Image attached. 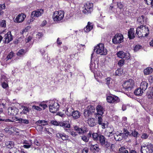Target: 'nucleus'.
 I'll return each instance as SVG.
<instances>
[{
  "instance_id": "1",
  "label": "nucleus",
  "mask_w": 153,
  "mask_h": 153,
  "mask_svg": "<svg viewBox=\"0 0 153 153\" xmlns=\"http://www.w3.org/2000/svg\"><path fill=\"white\" fill-rule=\"evenodd\" d=\"M149 30L147 27L142 25L137 28L135 35H137L139 38L147 36L149 34Z\"/></svg>"
},
{
  "instance_id": "2",
  "label": "nucleus",
  "mask_w": 153,
  "mask_h": 153,
  "mask_svg": "<svg viewBox=\"0 0 153 153\" xmlns=\"http://www.w3.org/2000/svg\"><path fill=\"white\" fill-rule=\"evenodd\" d=\"M123 89L124 91L127 92L131 91L134 86L133 80L132 79H129L128 80L126 81L123 84Z\"/></svg>"
},
{
  "instance_id": "3",
  "label": "nucleus",
  "mask_w": 153,
  "mask_h": 153,
  "mask_svg": "<svg viewBox=\"0 0 153 153\" xmlns=\"http://www.w3.org/2000/svg\"><path fill=\"white\" fill-rule=\"evenodd\" d=\"M94 51L97 54H100L101 55H106L107 54V51L105 49L104 45L103 44H99L94 48Z\"/></svg>"
},
{
  "instance_id": "4",
  "label": "nucleus",
  "mask_w": 153,
  "mask_h": 153,
  "mask_svg": "<svg viewBox=\"0 0 153 153\" xmlns=\"http://www.w3.org/2000/svg\"><path fill=\"white\" fill-rule=\"evenodd\" d=\"M153 152V145L151 143L141 146L140 152L141 153H152Z\"/></svg>"
},
{
  "instance_id": "5",
  "label": "nucleus",
  "mask_w": 153,
  "mask_h": 153,
  "mask_svg": "<svg viewBox=\"0 0 153 153\" xmlns=\"http://www.w3.org/2000/svg\"><path fill=\"white\" fill-rule=\"evenodd\" d=\"M64 13L63 11L60 10L56 11L54 13L53 18L55 22H59L62 19L64 16Z\"/></svg>"
},
{
  "instance_id": "6",
  "label": "nucleus",
  "mask_w": 153,
  "mask_h": 153,
  "mask_svg": "<svg viewBox=\"0 0 153 153\" xmlns=\"http://www.w3.org/2000/svg\"><path fill=\"white\" fill-rule=\"evenodd\" d=\"M93 3L89 2L86 3L83 7V13L86 14H90L93 11Z\"/></svg>"
},
{
  "instance_id": "7",
  "label": "nucleus",
  "mask_w": 153,
  "mask_h": 153,
  "mask_svg": "<svg viewBox=\"0 0 153 153\" xmlns=\"http://www.w3.org/2000/svg\"><path fill=\"white\" fill-rule=\"evenodd\" d=\"M123 35L120 33L116 34L112 39L113 43L115 44L120 43L123 42Z\"/></svg>"
},
{
  "instance_id": "8",
  "label": "nucleus",
  "mask_w": 153,
  "mask_h": 153,
  "mask_svg": "<svg viewBox=\"0 0 153 153\" xmlns=\"http://www.w3.org/2000/svg\"><path fill=\"white\" fill-rule=\"evenodd\" d=\"M117 55L119 57L123 59L127 60L130 58V55L129 53H125L123 51H120L117 52Z\"/></svg>"
},
{
  "instance_id": "9",
  "label": "nucleus",
  "mask_w": 153,
  "mask_h": 153,
  "mask_svg": "<svg viewBox=\"0 0 153 153\" xmlns=\"http://www.w3.org/2000/svg\"><path fill=\"white\" fill-rule=\"evenodd\" d=\"M106 99L107 102L110 103H117L119 102L120 101L119 98L114 95L108 96L107 97Z\"/></svg>"
},
{
  "instance_id": "10",
  "label": "nucleus",
  "mask_w": 153,
  "mask_h": 153,
  "mask_svg": "<svg viewBox=\"0 0 153 153\" xmlns=\"http://www.w3.org/2000/svg\"><path fill=\"white\" fill-rule=\"evenodd\" d=\"M44 10L42 9H40L37 11H34L32 13L31 15V17L32 18L30 19V22H33V17H38L41 16L43 13Z\"/></svg>"
},
{
  "instance_id": "11",
  "label": "nucleus",
  "mask_w": 153,
  "mask_h": 153,
  "mask_svg": "<svg viewBox=\"0 0 153 153\" xmlns=\"http://www.w3.org/2000/svg\"><path fill=\"white\" fill-rule=\"evenodd\" d=\"M49 107L50 112L52 113H55L58 110L59 105L58 103L53 102L52 105H49Z\"/></svg>"
},
{
  "instance_id": "12",
  "label": "nucleus",
  "mask_w": 153,
  "mask_h": 153,
  "mask_svg": "<svg viewBox=\"0 0 153 153\" xmlns=\"http://www.w3.org/2000/svg\"><path fill=\"white\" fill-rule=\"evenodd\" d=\"M5 41L4 42L7 43H9L13 39V36L11 31H8L4 36Z\"/></svg>"
},
{
  "instance_id": "13",
  "label": "nucleus",
  "mask_w": 153,
  "mask_h": 153,
  "mask_svg": "<svg viewBox=\"0 0 153 153\" xmlns=\"http://www.w3.org/2000/svg\"><path fill=\"white\" fill-rule=\"evenodd\" d=\"M26 17V15L23 13L19 14L15 19L14 21L17 23H20L23 22Z\"/></svg>"
},
{
  "instance_id": "14",
  "label": "nucleus",
  "mask_w": 153,
  "mask_h": 153,
  "mask_svg": "<svg viewBox=\"0 0 153 153\" xmlns=\"http://www.w3.org/2000/svg\"><path fill=\"white\" fill-rule=\"evenodd\" d=\"M123 133H120L117 136V137L119 136H121L123 138L125 139L127 138L128 136L129 137V134L130 133L126 128H124L123 129Z\"/></svg>"
},
{
  "instance_id": "15",
  "label": "nucleus",
  "mask_w": 153,
  "mask_h": 153,
  "mask_svg": "<svg viewBox=\"0 0 153 153\" xmlns=\"http://www.w3.org/2000/svg\"><path fill=\"white\" fill-rule=\"evenodd\" d=\"M56 136L57 139L58 140L62 139L63 140H68V136L66 135L64 133L62 134L58 133L56 134Z\"/></svg>"
},
{
  "instance_id": "16",
  "label": "nucleus",
  "mask_w": 153,
  "mask_h": 153,
  "mask_svg": "<svg viewBox=\"0 0 153 153\" xmlns=\"http://www.w3.org/2000/svg\"><path fill=\"white\" fill-rule=\"evenodd\" d=\"M8 114L11 116H16L17 114V110L13 108H9L8 109Z\"/></svg>"
},
{
  "instance_id": "17",
  "label": "nucleus",
  "mask_w": 153,
  "mask_h": 153,
  "mask_svg": "<svg viewBox=\"0 0 153 153\" xmlns=\"http://www.w3.org/2000/svg\"><path fill=\"white\" fill-rule=\"evenodd\" d=\"M134 29L133 28H131L128 30V36L130 39H133L135 37Z\"/></svg>"
},
{
  "instance_id": "18",
  "label": "nucleus",
  "mask_w": 153,
  "mask_h": 153,
  "mask_svg": "<svg viewBox=\"0 0 153 153\" xmlns=\"http://www.w3.org/2000/svg\"><path fill=\"white\" fill-rule=\"evenodd\" d=\"M96 110L97 112V115H100L102 116L105 111L102 107L101 105H98L97 106Z\"/></svg>"
},
{
  "instance_id": "19",
  "label": "nucleus",
  "mask_w": 153,
  "mask_h": 153,
  "mask_svg": "<svg viewBox=\"0 0 153 153\" xmlns=\"http://www.w3.org/2000/svg\"><path fill=\"white\" fill-rule=\"evenodd\" d=\"M93 54L94 53H92L91 54V63L90 66V70L93 72L95 71V64L94 62V60H92Z\"/></svg>"
},
{
  "instance_id": "20",
  "label": "nucleus",
  "mask_w": 153,
  "mask_h": 153,
  "mask_svg": "<svg viewBox=\"0 0 153 153\" xmlns=\"http://www.w3.org/2000/svg\"><path fill=\"white\" fill-rule=\"evenodd\" d=\"M90 149L92 151H94L97 152H98L100 150L98 145L97 144L94 145L91 144L89 146Z\"/></svg>"
},
{
  "instance_id": "21",
  "label": "nucleus",
  "mask_w": 153,
  "mask_h": 153,
  "mask_svg": "<svg viewBox=\"0 0 153 153\" xmlns=\"http://www.w3.org/2000/svg\"><path fill=\"white\" fill-rule=\"evenodd\" d=\"M16 120V121H18V123L20 124H27L29 123V120H28L24 119L22 118H18Z\"/></svg>"
},
{
  "instance_id": "22",
  "label": "nucleus",
  "mask_w": 153,
  "mask_h": 153,
  "mask_svg": "<svg viewBox=\"0 0 153 153\" xmlns=\"http://www.w3.org/2000/svg\"><path fill=\"white\" fill-rule=\"evenodd\" d=\"M80 115V113L79 111L74 110L72 116L74 119H77L79 117Z\"/></svg>"
},
{
  "instance_id": "23",
  "label": "nucleus",
  "mask_w": 153,
  "mask_h": 153,
  "mask_svg": "<svg viewBox=\"0 0 153 153\" xmlns=\"http://www.w3.org/2000/svg\"><path fill=\"white\" fill-rule=\"evenodd\" d=\"M148 87V83L145 81H143L140 83V88L142 90L145 91Z\"/></svg>"
},
{
  "instance_id": "24",
  "label": "nucleus",
  "mask_w": 153,
  "mask_h": 153,
  "mask_svg": "<svg viewBox=\"0 0 153 153\" xmlns=\"http://www.w3.org/2000/svg\"><path fill=\"white\" fill-rule=\"evenodd\" d=\"M59 126H61L67 128H69L70 126L69 122L67 121H64L63 122H60Z\"/></svg>"
},
{
  "instance_id": "25",
  "label": "nucleus",
  "mask_w": 153,
  "mask_h": 153,
  "mask_svg": "<svg viewBox=\"0 0 153 153\" xmlns=\"http://www.w3.org/2000/svg\"><path fill=\"white\" fill-rule=\"evenodd\" d=\"M143 93V90L140 89V87L137 88L134 91V94L137 96H140Z\"/></svg>"
},
{
  "instance_id": "26",
  "label": "nucleus",
  "mask_w": 153,
  "mask_h": 153,
  "mask_svg": "<svg viewBox=\"0 0 153 153\" xmlns=\"http://www.w3.org/2000/svg\"><path fill=\"white\" fill-rule=\"evenodd\" d=\"M91 23L88 22V25L86 27L84 28V30L86 32H88L90 31L93 28L92 25H91Z\"/></svg>"
},
{
  "instance_id": "27",
  "label": "nucleus",
  "mask_w": 153,
  "mask_h": 153,
  "mask_svg": "<svg viewBox=\"0 0 153 153\" xmlns=\"http://www.w3.org/2000/svg\"><path fill=\"white\" fill-rule=\"evenodd\" d=\"M88 123L91 127H93L96 124L95 122L94 119L93 118L88 119Z\"/></svg>"
},
{
  "instance_id": "28",
  "label": "nucleus",
  "mask_w": 153,
  "mask_h": 153,
  "mask_svg": "<svg viewBox=\"0 0 153 153\" xmlns=\"http://www.w3.org/2000/svg\"><path fill=\"white\" fill-rule=\"evenodd\" d=\"M153 71V69L150 67H148L145 69L144 70V73L145 75H149Z\"/></svg>"
},
{
  "instance_id": "29",
  "label": "nucleus",
  "mask_w": 153,
  "mask_h": 153,
  "mask_svg": "<svg viewBox=\"0 0 153 153\" xmlns=\"http://www.w3.org/2000/svg\"><path fill=\"white\" fill-rule=\"evenodd\" d=\"M22 107L23 108V110L21 113V114H27V113H28L30 111V109H29L28 107L23 105L22 106Z\"/></svg>"
},
{
  "instance_id": "30",
  "label": "nucleus",
  "mask_w": 153,
  "mask_h": 153,
  "mask_svg": "<svg viewBox=\"0 0 153 153\" xmlns=\"http://www.w3.org/2000/svg\"><path fill=\"white\" fill-rule=\"evenodd\" d=\"M98 140H99L100 144H101L106 141V138L104 136L99 134Z\"/></svg>"
},
{
  "instance_id": "31",
  "label": "nucleus",
  "mask_w": 153,
  "mask_h": 153,
  "mask_svg": "<svg viewBox=\"0 0 153 153\" xmlns=\"http://www.w3.org/2000/svg\"><path fill=\"white\" fill-rule=\"evenodd\" d=\"M101 145L105 149H108L110 146L111 144L109 142L106 140V141L102 143Z\"/></svg>"
},
{
  "instance_id": "32",
  "label": "nucleus",
  "mask_w": 153,
  "mask_h": 153,
  "mask_svg": "<svg viewBox=\"0 0 153 153\" xmlns=\"http://www.w3.org/2000/svg\"><path fill=\"white\" fill-rule=\"evenodd\" d=\"M24 143L25 144V145H24L23 147L25 148L26 149L30 148L31 147L32 144V142L30 141L29 142L27 141H25L24 142Z\"/></svg>"
},
{
  "instance_id": "33",
  "label": "nucleus",
  "mask_w": 153,
  "mask_h": 153,
  "mask_svg": "<svg viewBox=\"0 0 153 153\" xmlns=\"http://www.w3.org/2000/svg\"><path fill=\"white\" fill-rule=\"evenodd\" d=\"M6 146L9 149H12L14 146V143L13 141H8L6 142Z\"/></svg>"
},
{
  "instance_id": "34",
  "label": "nucleus",
  "mask_w": 153,
  "mask_h": 153,
  "mask_svg": "<svg viewBox=\"0 0 153 153\" xmlns=\"http://www.w3.org/2000/svg\"><path fill=\"white\" fill-rule=\"evenodd\" d=\"M138 135H139L138 133L135 130H131V133H130L129 137L132 136L136 138L137 137H138Z\"/></svg>"
},
{
  "instance_id": "35",
  "label": "nucleus",
  "mask_w": 153,
  "mask_h": 153,
  "mask_svg": "<svg viewBox=\"0 0 153 153\" xmlns=\"http://www.w3.org/2000/svg\"><path fill=\"white\" fill-rule=\"evenodd\" d=\"M74 109L72 108H68L67 111L65 112V113L68 116H70L72 115L73 113V111Z\"/></svg>"
},
{
  "instance_id": "36",
  "label": "nucleus",
  "mask_w": 153,
  "mask_h": 153,
  "mask_svg": "<svg viewBox=\"0 0 153 153\" xmlns=\"http://www.w3.org/2000/svg\"><path fill=\"white\" fill-rule=\"evenodd\" d=\"M118 153H128V152L126 148L122 147L119 149Z\"/></svg>"
},
{
  "instance_id": "37",
  "label": "nucleus",
  "mask_w": 153,
  "mask_h": 153,
  "mask_svg": "<svg viewBox=\"0 0 153 153\" xmlns=\"http://www.w3.org/2000/svg\"><path fill=\"white\" fill-rule=\"evenodd\" d=\"M92 136L94 140L95 141H98L99 140V134H98L96 133H93L92 134Z\"/></svg>"
},
{
  "instance_id": "38",
  "label": "nucleus",
  "mask_w": 153,
  "mask_h": 153,
  "mask_svg": "<svg viewBox=\"0 0 153 153\" xmlns=\"http://www.w3.org/2000/svg\"><path fill=\"white\" fill-rule=\"evenodd\" d=\"M123 73V70L121 68H118L115 72L116 76H120Z\"/></svg>"
},
{
  "instance_id": "39",
  "label": "nucleus",
  "mask_w": 153,
  "mask_h": 153,
  "mask_svg": "<svg viewBox=\"0 0 153 153\" xmlns=\"http://www.w3.org/2000/svg\"><path fill=\"white\" fill-rule=\"evenodd\" d=\"M92 113L88 110H84V115L85 118H88L90 114H91Z\"/></svg>"
},
{
  "instance_id": "40",
  "label": "nucleus",
  "mask_w": 153,
  "mask_h": 153,
  "mask_svg": "<svg viewBox=\"0 0 153 153\" xmlns=\"http://www.w3.org/2000/svg\"><path fill=\"white\" fill-rule=\"evenodd\" d=\"M144 18V16H141L138 18L137 21L138 22H139L142 25V24H143Z\"/></svg>"
},
{
  "instance_id": "41",
  "label": "nucleus",
  "mask_w": 153,
  "mask_h": 153,
  "mask_svg": "<svg viewBox=\"0 0 153 153\" xmlns=\"http://www.w3.org/2000/svg\"><path fill=\"white\" fill-rule=\"evenodd\" d=\"M14 53H13L12 51H11L7 56V60L10 59L14 56Z\"/></svg>"
},
{
  "instance_id": "42",
  "label": "nucleus",
  "mask_w": 153,
  "mask_h": 153,
  "mask_svg": "<svg viewBox=\"0 0 153 153\" xmlns=\"http://www.w3.org/2000/svg\"><path fill=\"white\" fill-rule=\"evenodd\" d=\"M88 108L89 111H91V112L92 113H93L95 111V108L93 106H90V107L88 106Z\"/></svg>"
},
{
  "instance_id": "43",
  "label": "nucleus",
  "mask_w": 153,
  "mask_h": 153,
  "mask_svg": "<svg viewBox=\"0 0 153 153\" xmlns=\"http://www.w3.org/2000/svg\"><path fill=\"white\" fill-rule=\"evenodd\" d=\"M125 60H126V59H122L120 60L118 62V65L119 66H122L124 65V61Z\"/></svg>"
},
{
  "instance_id": "44",
  "label": "nucleus",
  "mask_w": 153,
  "mask_h": 153,
  "mask_svg": "<svg viewBox=\"0 0 153 153\" xmlns=\"http://www.w3.org/2000/svg\"><path fill=\"white\" fill-rule=\"evenodd\" d=\"M141 46L139 45H137L134 47V51L135 52H137L141 48Z\"/></svg>"
},
{
  "instance_id": "45",
  "label": "nucleus",
  "mask_w": 153,
  "mask_h": 153,
  "mask_svg": "<svg viewBox=\"0 0 153 153\" xmlns=\"http://www.w3.org/2000/svg\"><path fill=\"white\" fill-rule=\"evenodd\" d=\"M148 5H151L152 7L153 6V0H145Z\"/></svg>"
},
{
  "instance_id": "46",
  "label": "nucleus",
  "mask_w": 153,
  "mask_h": 153,
  "mask_svg": "<svg viewBox=\"0 0 153 153\" xmlns=\"http://www.w3.org/2000/svg\"><path fill=\"white\" fill-rule=\"evenodd\" d=\"M59 122H58L56 121L52 120L51 122V124L55 126H59Z\"/></svg>"
},
{
  "instance_id": "47",
  "label": "nucleus",
  "mask_w": 153,
  "mask_h": 153,
  "mask_svg": "<svg viewBox=\"0 0 153 153\" xmlns=\"http://www.w3.org/2000/svg\"><path fill=\"white\" fill-rule=\"evenodd\" d=\"M0 26L2 27H5L6 26V22L4 20L2 21L0 23Z\"/></svg>"
},
{
  "instance_id": "48",
  "label": "nucleus",
  "mask_w": 153,
  "mask_h": 153,
  "mask_svg": "<svg viewBox=\"0 0 153 153\" xmlns=\"http://www.w3.org/2000/svg\"><path fill=\"white\" fill-rule=\"evenodd\" d=\"M102 116H98V122L99 125H102Z\"/></svg>"
},
{
  "instance_id": "49",
  "label": "nucleus",
  "mask_w": 153,
  "mask_h": 153,
  "mask_svg": "<svg viewBox=\"0 0 153 153\" xmlns=\"http://www.w3.org/2000/svg\"><path fill=\"white\" fill-rule=\"evenodd\" d=\"M66 130H67V131L68 132L70 131V133H71V135L74 137H75L77 135V134H76V133L75 132H74V131H70V129H66Z\"/></svg>"
},
{
  "instance_id": "50",
  "label": "nucleus",
  "mask_w": 153,
  "mask_h": 153,
  "mask_svg": "<svg viewBox=\"0 0 153 153\" xmlns=\"http://www.w3.org/2000/svg\"><path fill=\"white\" fill-rule=\"evenodd\" d=\"M42 123H43V120H38V121H36V122L35 124L36 125H37L38 126H41V128H43V127L42 126V125H41L40 126L39 125L40 124H42Z\"/></svg>"
},
{
  "instance_id": "51",
  "label": "nucleus",
  "mask_w": 153,
  "mask_h": 153,
  "mask_svg": "<svg viewBox=\"0 0 153 153\" xmlns=\"http://www.w3.org/2000/svg\"><path fill=\"white\" fill-rule=\"evenodd\" d=\"M39 106L41 107H42L43 109H45L47 107V105L44 102H41L39 104Z\"/></svg>"
},
{
  "instance_id": "52",
  "label": "nucleus",
  "mask_w": 153,
  "mask_h": 153,
  "mask_svg": "<svg viewBox=\"0 0 153 153\" xmlns=\"http://www.w3.org/2000/svg\"><path fill=\"white\" fill-rule=\"evenodd\" d=\"M82 139L86 142H88L89 140V138L85 136H84L82 137Z\"/></svg>"
},
{
  "instance_id": "53",
  "label": "nucleus",
  "mask_w": 153,
  "mask_h": 153,
  "mask_svg": "<svg viewBox=\"0 0 153 153\" xmlns=\"http://www.w3.org/2000/svg\"><path fill=\"white\" fill-rule=\"evenodd\" d=\"M117 7L120 9L123 8V5L121 2H119L117 3Z\"/></svg>"
},
{
  "instance_id": "54",
  "label": "nucleus",
  "mask_w": 153,
  "mask_h": 153,
  "mask_svg": "<svg viewBox=\"0 0 153 153\" xmlns=\"http://www.w3.org/2000/svg\"><path fill=\"white\" fill-rule=\"evenodd\" d=\"M24 50L23 49H21L19 50L18 52L17 53V55L18 56H20L22 55L24 53Z\"/></svg>"
},
{
  "instance_id": "55",
  "label": "nucleus",
  "mask_w": 153,
  "mask_h": 153,
  "mask_svg": "<svg viewBox=\"0 0 153 153\" xmlns=\"http://www.w3.org/2000/svg\"><path fill=\"white\" fill-rule=\"evenodd\" d=\"M32 108L34 109H35L39 111H41L42 110V109L41 108L39 107V106L36 105H33L32 106Z\"/></svg>"
},
{
  "instance_id": "56",
  "label": "nucleus",
  "mask_w": 153,
  "mask_h": 153,
  "mask_svg": "<svg viewBox=\"0 0 153 153\" xmlns=\"http://www.w3.org/2000/svg\"><path fill=\"white\" fill-rule=\"evenodd\" d=\"M79 133L80 134H82L84 132H86L85 130L82 129V128H79V130L78 131Z\"/></svg>"
},
{
  "instance_id": "57",
  "label": "nucleus",
  "mask_w": 153,
  "mask_h": 153,
  "mask_svg": "<svg viewBox=\"0 0 153 153\" xmlns=\"http://www.w3.org/2000/svg\"><path fill=\"white\" fill-rule=\"evenodd\" d=\"M110 78L108 77L106 79L105 82L108 85L110 84Z\"/></svg>"
},
{
  "instance_id": "58",
  "label": "nucleus",
  "mask_w": 153,
  "mask_h": 153,
  "mask_svg": "<svg viewBox=\"0 0 153 153\" xmlns=\"http://www.w3.org/2000/svg\"><path fill=\"white\" fill-rule=\"evenodd\" d=\"M88 149L87 148H85L83 149L82 153H88Z\"/></svg>"
},
{
  "instance_id": "59",
  "label": "nucleus",
  "mask_w": 153,
  "mask_h": 153,
  "mask_svg": "<svg viewBox=\"0 0 153 153\" xmlns=\"http://www.w3.org/2000/svg\"><path fill=\"white\" fill-rule=\"evenodd\" d=\"M2 86L3 88H6L8 86V85L5 82H4L2 84Z\"/></svg>"
},
{
  "instance_id": "60",
  "label": "nucleus",
  "mask_w": 153,
  "mask_h": 153,
  "mask_svg": "<svg viewBox=\"0 0 153 153\" xmlns=\"http://www.w3.org/2000/svg\"><path fill=\"white\" fill-rule=\"evenodd\" d=\"M148 136L147 135V134H142L141 137L142 138H143L144 139H146L148 138Z\"/></svg>"
},
{
  "instance_id": "61",
  "label": "nucleus",
  "mask_w": 153,
  "mask_h": 153,
  "mask_svg": "<svg viewBox=\"0 0 153 153\" xmlns=\"http://www.w3.org/2000/svg\"><path fill=\"white\" fill-rule=\"evenodd\" d=\"M46 23L47 22L46 20L43 21L42 22V23L41 24V26L42 27H43L45 26L46 25Z\"/></svg>"
},
{
  "instance_id": "62",
  "label": "nucleus",
  "mask_w": 153,
  "mask_h": 153,
  "mask_svg": "<svg viewBox=\"0 0 153 153\" xmlns=\"http://www.w3.org/2000/svg\"><path fill=\"white\" fill-rule=\"evenodd\" d=\"M32 37L30 36H29L27 38V39L26 40V42L27 43L29 42L30 41Z\"/></svg>"
},
{
  "instance_id": "63",
  "label": "nucleus",
  "mask_w": 153,
  "mask_h": 153,
  "mask_svg": "<svg viewBox=\"0 0 153 153\" xmlns=\"http://www.w3.org/2000/svg\"><path fill=\"white\" fill-rule=\"evenodd\" d=\"M0 7L1 9V10L4 9L5 7V6L4 4H3L2 5L0 4Z\"/></svg>"
},
{
  "instance_id": "64",
  "label": "nucleus",
  "mask_w": 153,
  "mask_h": 153,
  "mask_svg": "<svg viewBox=\"0 0 153 153\" xmlns=\"http://www.w3.org/2000/svg\"><path fill=\"white\" fill-rule=\"evenodd\" d=\"M48 123L47 121L44 120H43V123L42 124V125L44 126L45 125H47Z\"/></svg>"
}]
</instances>
